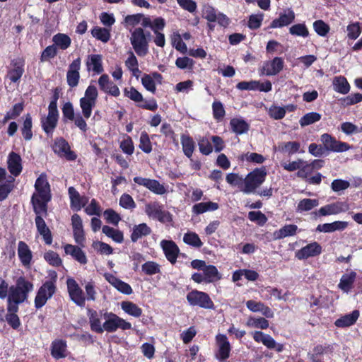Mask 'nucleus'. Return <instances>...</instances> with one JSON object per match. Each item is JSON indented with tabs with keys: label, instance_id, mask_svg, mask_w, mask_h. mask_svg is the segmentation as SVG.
<instances>
[{
	"label": "nucleus",
	"instance_id": "47",
	"mask_svg": "<svg viewBox=\"0 0 362 362\" xmlns=\"http://www.w3.org/2000/svg\"><path fill=\"white\" fill-rule=\"evenodd\" d=\"M24 107L23 102L16 103L13 105L12 108L6 112L1 122L4 124L10 119H16L19 117L23 111Z\"/></svg>",
	"mask_w": 362,
	"mask_h": 362
},
{
	"label": "nucleus",
	"instance_id": "48",
	"mask_svg": "<svg viewBox=\"0 0 362 362\" xmlns=\"http://www.w3.org/2000/svg\"><path fill=\"white\" fill-rule=\"evenodd\" d=\"M333 86L334 90L341 94H346L350 90V85L344 76L335 77L333 81Z\"/></svg>",
	"mask_w": 362,
	"mask_h": 362
},
{
	"label": "nucleus",
	"instance_id": "15",
	"mask_svg": "<svg viewBox=\"0 0 362 362\" xmlns=\"http://www.w3.org/2000/svg\"><path fill=\"white\" fill-rule=\"evenodd\" d=\"M145 212L149 216L157 219L161 223L170 222L172 221L170 214L163 209V206L155 202L146 204Z\"/></svg>",
	"mask_w": 362,
	"mask_h": 362
},
{
	"label": "nucleus",
	"instance_id": "17",
	"mask_svg": "<svg viewBox=\"0 0 362 362\" xmlns=\"http://www.w3.org/2000/svg\"><path fill=\"white\" fill-rule=\"evenodd\" d=\"M71 225L73 228V236L76 243L81 247H85V232L83 227L82 219L78 214H74L72 215Z\"/></svg>",
	"mask_w": 362,
	"mask_h": 362
},
{
	"label": "nucleus",
	"instance_id": "31",
	"mask_svg": "<svg viewBox=\"0 0 362 362\" xmlns=\"http://www.w3.org/2000/svg\"><path fill=\"white\" fill-rule=\"evenodd\" d=\"M87 71H93L96 74H102L104 71L103 66V58L100 54H90L86 62Z\"/></svg>",
	"mask_w": 362,
	"mask_h": 362
},
{
	"label": "nucleus",
	"instance_id": "41",
	"mask_svg": "<svg viewBox=\"0 0 362 362\" xmlns=\"http://www.w3.org/2000/svg\"><path fill=\"white\" fill-rule=\"evenodd\" d=\"M180 141L184 154L191 158L195 149V142L192 137L188 134H182Z\"/></svg>",
	"mask_w": 362,
	"mask_h": 362
},
{
	"label": "nucleus",
	"instance_id": "7",
	"mask_svg": "<svg viewBox=\"0 0 362 362\" xmlns=\"http://www.w3.org/2000/svg\"><path fill=\"white\" fill-rule=\"evenodd\" d=\"M124 95L125 97L136 103L137 107L140 108L154 112L158 107L157 101L154 98H152L148 100H144L142 94L133 86L125 88Z\"/></svg>",
	"mask_w": 362,
	"mask_h": 362
},
{
	"label": "nucleus",
	"instance_id": "11",
	"mask_svg": "<svg viewBox=\"0 0 362 362\" xmlns=\"http://www.w3.org/2000/svg\"><path fill=\"white\" fill-rule=\"evenodd\" d=\"M349 204L346 202H336L322 206L317 211L313 214L315 218L320 216H326L330 215H337L342 212H346L349 209Z\"/></svg>",
	"mask_w": 362,
	"mask_h": 362
},
{
	"label": "nucleus",
	"instance_id": "13",
	"mask_svg": "<svg viewBox=\"0 0 362 362\" xmlns=\"http://www.w3.org/2000/svg\"><path fill=\"white\" fill-rule=\"evenodd\" d=\"M25 62L23 57L12 59L10 66L8 67L6 77L8 78L11 83H19L25 73Z\"/></svg>",
	"mask_w": 362,
	"mask_h": 362
},
{
	"label": "nucleus",
	"instance_id": "20",
	"mask_svg": "<svg viewBox=\"0 0 362 362\" xmlns=\"http://www.w3.org/2000/svg\"><path fill=\"white\" fill-rule=\"evenodd\" d=\"M165 25L166 23L163 18L157 17L153 21L151 25L148 27L156 35L153 42L158 47H163L165 45V35L160 32L164 29Z\"/></svg>",
	"mask_w": 362,
	"mask_h": 362
},
{
	"label": "nucleus",
	"instance_id": "45",
	"mask_svg": "<svg viewBox=\"0 0 362 362\" xmlns=\"http://www.w3.org/2000/svg\"><path fill=\"white\" fill-rule=\"evenodd\" d=\"M40 122L42 130L47 136L52 137L57 126L58 119L57 118L46 117L42 118Z\"/></svg>",
	"mask_w": 362,
	"mask_h": 362
},
{
	"label": "nucleus",
	"instance_id": "55",
	"mask_svg": "<svg viewBox=\"0 0 362 362\" xmlns=\"http://www.w3.org/2000/svg\"><path fill=\"white\" fill-rule=\"evenodd\" d=\"M321 115L316 112H311L303 115L299 120L300 125L303 127L315 123L321 119Z\"/></svg>",
	"mask_w": 362,
	"mask_h": 362
},
{
	"label": "nucleus",
	"instance_id": "46",
	"mask_svg": "<svg viewBox=\"0 0 362 362\" xmlns=\"http://www.w3.org/2000/svg\"><path fill=\"white\" fill-rule=\"evenodd\" d=\"M121 308L124 313L134 317H139L142 315V309L132 301H122Z\"/></svg>",
	"mask_w": 362,
	"mask_h": 362
},
{
	"label": "nucleus",
	"instance_id": "49",
	"mask_svg": "<svg viewBox=\"0 0 362 362\" xmlns=\"http://www.w3.org/2000/svg\"><path fill=\"white\" fill-rule=\"evenodd\" d=\"M52 41L54 42L53 45H54L56 47H58L62 50H65L69 47L71 43L70 37L64 33L54 35L52 37Z\"/></svg>",
	"mask_w": 362,
	"mask_h": 362
},
{
	"label": "nucleus",
	"instance_id": "2",
	"mask_svg": "<svg viewBox=\"0 0 362 362\" xmlns=\"http://www.w3.org/2000/svg\"><path fill=\"white\" fill-rule=\"evenodd\" d=\"M49 279L46 280L39 288L35 298L34 303L36 309L43 307L47 301L52 297L57 291V274L55 271L49 272Z\"/></svg>",
	"mask_w": 362,
	"mask_h": 362
},
{
	"label": "nucleus",
	"instance_id": "54",
	"mask_svg": "<svg viewBox=\"0 0 362 362\" xmlns=\"http://www.w3.org/2000/svg\"><path fill=\"white\" fill-rule=\"evenodd\" d=\"M92 35L103 42H107L110 39V30L105 28L95 26L91 30Z\"/></svg>",
	"mask_w": 362,
	"mask_h": 362
},
{
	"label": "nucleus",
	"instance_id": "3",
	"mask_svg": "<svg viewBox=\"0 0 362 362\" xmlns=\"http://www.w3.org/2000/svg\"><path fill=\"white\" fill-rule=\"evenodd\" d=\"M267 175V172L264 166L257 168L250 172L243 180L241 192L246 194L256 193V189L265 181Z\"/></svg>",
	"mask_w": 362,
	"mask_h": 362
},
{
	"label": "nucleus",
	"instance_id": "43",
	"mask_svg": "<svg viewBox=\"0 0 362 362\" xmlns=\"http://www.w3.org/2000/svg\"><path fill=\"white\" fill-rule=\"evenodd\" d=\"M33 119L30 114L27 113L25 115V119L23 122V126L21 128V132L23 138L25 141H30L33 138Z\"/></svg>",
	"mask_w": 362,
	"mask_h": 362
},
{
	"label": "nucleus",
	"instance_id": "51",
	"mask_svg": "<svg viewBox=\"0 0 362 362\" xmlns=\"http://www.w3.org/2000/svg\"><path fill=\"white\" fill-rule=\"evenodd\" d=\"M300 144L298 141L282 142L279 144V150L282 153L293 155L299 152Z\"/></svg>",
	"mask_w": 362,
	"mask_h": 362
},
{
	"label": "nucleus",
	"instance_id": "6",
	"mask_svg": "<svg viewBox=\"0 0 362 362\" xmlns=\"http://www.w3.org/2000/svg\"><path fill=\"white\" fill-rule=\"evenodd\" d=\"M105 322L103 324L104 331L109 333L116 332L118 329L127 330L132 329V324L119 317L112 312L105 311L103 313Z\"/></svg>",
	"mask_w": 362,
	"mask_h": 362
},
{
	"label": "nucleus",
	"instance_id": "62",
	"mask_svg": "<svg viewBox=\"0 0 362 362\" xmlns=\"http://www.w3.org/2000/svg\"><path fill=\"white\" fill-rule=\"evenodd\" d=\"M45 260L50 265L58 267L62 264V260L57 252L49 250L44 254Z\"/></svg>",
	"mask_w": 362,
	"mask_h": 362
},
{
	"label": "nucleus",
	"instance_id": "1",
	"mask_svg": "<svg viewBox=\"0 0 362 362\" xmlns=\"http://www.w3.org/2000/svg\"><path fill=\"white\" fill-rule=\"evenodd\" d=\"M35 192L32 194L30 203L33 210L48 209V203L52 199L51 187L45 173H41L35 182Z\"/></svg>",
	"mask_w": 362,
	"mask_h": 362
},
{
	"label": "nucleus",
	"instance_id": "29",
	"mask_svg": "<svg viewBox=\"0 0 362 362\" xmlns=\"http://www.w3.org/2000/svg\"><path fill=\"white\" fill-rule=\"evenodd\" d=\"M140 23L143 28H146L151 25L153 21L149 16H145L143 13L127 15L124 18V23L127 26L135 27Z\"/></svg>",
	"mask_w": 362,
	"mask_h": 362
},
{
	"label": "nucleus",
	"instance_id": "59",
	"mask_svg": "<svg viewBox=\"0 0 362 362\" xmlns=\"http://www.w3.org/2000/svg\"><path fill=\"white\" fill-rule=\"evenodd\" d=\"M27 299L26 296L21 293L16 286H11L9 288V294L7 301H13L14 303H23Z\"/></svg>",
	"mask_w": 362,
	"mask_h": 362
},
{
	"label": "nucleus",
	"instance_id": "38",
	"mask_svg": "<svg viewBox=\"0 0 362 362\" xmlns=\"http://www.w3.org/2000/svg\"><path fill=\"white\" fill-rule=\"evenodd\" d=\"M298 226L295 224H286L273 233L274 240H281L296 234Z\"/></svg>",
	"mask_w": 362,
	"mask_h": 362
},
{
	"label": "nucleus",
	"instance_id": "28",
	"mask_svg": "<svg viewBox=\"0 0 362 362\" xmlns=\"http://www.w3.org/2000/svg\"><path fill=\"white\" fill-rule=\"evenodd\" d=\"M333 347L330 344H317L315 346L311 352L308 353V357L311 362H324L323 356L332 353Z\"/></svg>",
	"mask_w": 362,
	"mask_h": 362
},
{
	"label": "nucleus",
	"instance_id": "10",
	"mask_svg": "<svg viewBox=\"0 0 362 362\" xmlns=\"http://www.w3.org/2000/svg\"><path fill=\"white\" fill-rule=\"evenodd\" d=\"M33 211L36 215L35 222L37 232L42 236L47 245H51L52 243V235L44 220V217L46 218L48 215V209H37L33 210Z\"/></svg>",
	"mask_w": 362,
	"mask_h": 362
},
{
	"label": "nucleus",
	"instance_id": "27",
	"mask_svg": "<svg viewBox=\"0 0 362 362\" xmlns=\"http://www.w3.org/2000/svg\"><path fill=\"white\" fill-rule=\"evenodd\" d=\"M7 167L11 176H18L23 170L22 158L21 156L14 151L9 153L7 159Z\"/></svg>",
	"mask_w": 362,
	"mask_h": 362
},
{
	"label": "nucleus",
	"instance_id": "23",
	"mask_svg": "<svg viewBox=\"0 0 362 362\" xmlns=\"http://www.w3.org/2000/svg\"><path fill=\"white\" fill-rule=\"evenodd\" d=\"M284 62L281 57H276L272 60L264 63L260 74L266 76L277 75L284 69Z\"/></svg>",
	"mask_w": 362,
	"mask_h": 362
},
{
	"label": "nucleus",
	"instance_id": "42",
	"mask_svg": "<svg viewBox=\"0 0 362 362\" xmlns=\"http://www.w3.org/2000/svg\"><path fill=\"white\" fill-rule=\"evenodd\" d=\"M68 194L70 199L71 208L76 211H78L83 207V204H81L82 196L80 195L79 192L74 187H69L68 189Z\"/></svg>",
	"mask_w": 362,
	"mask_h": 362
},
{
	"label": "nucleus",
	"instance_id": "37",
	"mask_svg": "<svg viewBox=\"0 0 362 362\" xmlns=\"http://www.w3.org/2000/svg\"><path fill=\"white\" fill-rule=\"evenodd\" d=\"M230 127L231 131L238 135L247 133L250 129V124L245 119L237 117L230 120Z\"/></svg>",
	"mask_w": 362,
	"mask_h": 362
},
{
	"label": "nucleus",
	"instance_id": "52",
	"mask_svg": "<svg viewBox=\"0 0 362 362\" xmlns=\"http://www.w3.org/2000/svg\"><path fill=\"white\" fill-rule=\"evenodd\" d=\"M102 231L107 237L112 238L117 243H122L124 240V234L118 229H115L109 226H104L102 228Z\"/></svg>",
	"mask_w": 362,
	"mask_h": 362
},
{
	"label": "nucleus",
	"instance_id": "63",
	"mask_svg": "<svg viewBox=\"0 0 362 362\" xmlns=\"http://www.w3.org/2000/svg\"><path fill=\"white\" fill-rule=\"evenodd\" d=\"M289 33L292 35L306 37L309 35V31L305 23H297L289 28Z\"/></svg>",
	"mask_w": 362,
	"mask_h": 362
},
{
	"label": "nucleus",
	"instance_id": "16",
	"mask_svg": "<svg viewBox=\"0 0 362 362\" xmlns=\"http://www.w3.org/2000/svg\"><path fill=\"white\" fill-rule=\"evenodd\" d=\"M66 285L71 300L80 307L84 306L86 297L83 295V290L76 281L72 278H69L66 280Z\"/></svg>",
	"mask_w": 362,
	"mask_h": 362
},
{
	"label": "nucleus",
	"instance_id": "58",
	"mask_svg": "<svg viewBox=\"0 0 362 362\" xmlns=\"http://www.w3.org/2000/svg\"><path fill=\"white\" fill-rule=\"evenodd\" d=\"M139 147L146 153H150L152 151V144L149 135L145 131L141 133Z\"/></svg>",
	"mask_w": 362,
	"mask_h": 362
},
{
	"label": "nucleus",
	"instance_id": "44",
	"mask_svg": "<svg viewBox=\"0 0 362 362\" xmlns=\"http://www.w3.org/2000/svg\"><path fill=\"white\" fill-rule=\"evenodd\" d=\"M15 178L8 175L6 182L0 184V202L5 200L15 187Z\"/></svg>",
	"mask_w": 362,
	"mask_h": 362
},
{
	"label": "nucleus",
	"instance_id": "34",
	"mask_svg": "<svg viewBox=\"0 0 362 362\" xmlns=\"http://www.w3.org/2000/svg\"><path fill=\"white\" fill-rule=\"evenodd\" d=\"M295 19L294 12L290 10L288 13H280L279 17L272 21L267 29L282 28L290 25Z\"/></svg>",
	"mask_w": 362,
	"mask_h": 362
},
{
	"label": "nucleus",
	"instance_id": "19",
	"mask_svg": "<svg viewBox=\"0 0 362 362\" xmlns=\"http://www.w3.org/2000/svg\"><path fill=\"white\" fill-rule=\"evenodd\" d=\"M81 64V59L78 57L69 65L66 72V82L70 88L77 86L79 83Z\"/></svg>",
	"mask_w": 362,
	"mask_h": 362
},
{
	"label": "nucleus",
	"instance_id": "18",
	"mask_svg": "<svg viewBox=\"0 0 362 362\" xmlns=\"http://www.w3.org/2000/svg\"><path fill=\"white\" fill-rule=\"evenodd\" d=\"M236 88L240 90H259L261 92H269L272 88V84L269 81L261 83L259 81H243L236 85Z\"/></svg>",
	"mask_w": 362,
	"mask_h": 362
},
{
	"label": "nucleus",
	"instance_id": "36",
	"mask_svg": "<svg viewBox=\"0 0 362 362\" xmlns=\"http://www.w3.org/2000/svg\"><path fill=\"white\" fill-rule=\"evenodd\" d=\"M151 232V228L145 223L135 225L130 235L131 240L136 243L140 238L149 235Z\"/></svg>",
	"mask_w": 362,
	"mask_h": 362
},
{
	"label": "nucleus",
	"instance_id": "57",
	"mask_svg": "<svg viewBox=\"0 0 362 362\" xmlns=\"http://www.w3.org/2000/svg\"><path fill=\"white\" fill-rule=\"evenodd\" d=\"M347 37L349 40H356L361 33L362 28L359 22L351 23L347 25Z\"/></svg>",
	"mask_w": 362,
	"mask_h": 362
},
{
	"label": "nucleus",
	"instance_id": "33",
	"mask_svg": "<svg viewBox=\"0 0 362 362\" xmlns=\"http://www.w3.org/2000/svg\"><path fill=\"white\" fill-rule=\"evenodd\" d=\"M67 345L66 342L62 339H57L52 342L51 355L57 359L64 358L67 356Z\"/></svg>",
	"mask_w": 362,
	"mask_h": 362
},
{
	"label": "nucleus",
	"instance_id": "12",
	"mask_svg": "<svg viewBox=\"0 0 362 362\" xmlns=\"http://www.w3.org/2000/svg\"><path fill=\"white\" fill-rule=\"evenodd\" d=\"M54 153L60 157H64L69 161H74L77 158L76 153L71 150L68 141L63 137H57L52 145Z\"/></svg>",
	"mask_w": 362,
	"mask_h": 362
},
{
	"label": "nucleus",
	"instance_id": "4",
	"mask_svg": "<svg viewBox=\"0 0 362 362\" xmlns=\"http://www.w3.org/2000/svg\"><path fill=\"white\" fill-rule=\"evenodd\" d=\"M150 36V32L146 33L144 28L141 27L131 32L130 42L138 56L144 57L148 54Z\"/></svg>",
	"mask_w": 362,
	"mask_h": 362
},
{
	"label": "nucleus",
	"instance_id": "14",
	"mask_svg": "<svg viewBox=\"0 0 362 362\" xmlns=\"http://www.w3.org/2000/svg\"><path fill=\"white\" fill-rule=\"evenodd\" d=\"M321 141L325 149L332 152H345L351 148V146L346 142L338 141L332 135L325 133L321 136Z\"/></svg>",
	"mask_w": 362,
	"mask_h": 362
},
{
	"label": "nucleus",
	"instance_id": "22",
	"mask_svg": "<svg viewBox=\"0 0 362 362\" xmlns=\"http://www.w3.org/2000/svg\"><path fill=\"white\" fill-rule=\"evenodd\" d=\"M322 246L317 242H313L297 250L295 256L300 260L306 259L309 257L318 256L322 253Z\"/></svg>",
	"mask_w": 362,
	"mask_h": 362
},
{
	"label": "nucleus",
	"instance_id": "24",
	"mask_svg": "<svg viewBox=\"0 0 362 362\" xmlns=\"http://www.w3.org/2000/svg\"><path fill=\"white\" fill-rule=\"evenodd\" d=\"M160 245L165 254L166 259L174 264L180 252V249L176 243L173 240H163L160 242Z\"/></svg>",
	"mask_w": 362,
	"mask_h": 362
},
{
	"label": "nucleus",
	"instance_id": "5",
	"mask_svg": "<svg viewBox=\"0 0 362 362\" xmlns=\"http://www.w3.org/2000/svg\"><path fill=\"white\" fill-rule=\"evenodd\" d=\"M98 96V91L95 86L89 85L85 90L84 96L79 100L82 115L86 119L90 118L95 107Z\"/></svg>",
	"mask_w": 362,
	"mask_h": 362
},
{
	"label": "nucleus",
	"instance_id": "40",
	"mask_svg": "<svg viewBox=\"0 0 362 362\" xmlns=\"http://www.w3.org/2000/svg\"><path fill=\"white\" fill-rule=\"evenodd\" d=\"M202 271L205 284L214 283L221 279V275L214 265H206Z\"/></svg>",
	"mask_w": 362,
	"mask_h": 362
},
{
	"label": "nucleus",
	"instance_id": "35",
	"mask_svg": "<svg viewBox=\"0 0 362 362\" xmlns=\"http://www.w3.org/2000/svg\"><path fill=\"white\" fill-rule=\"evenodd\" d=\"M360 313L358 310H353L351 313L344 315L334 322L337 327L344 328L354 325L358 320Z\"/></svg>",
	"mask_w": 362,
	"mask_h": 362
},
{
	"label": "nucleus",
	"instance_id": "50",
	"mask_svg": "<svg viewBox=\"0 0 362 362\" xmlns=\"http://www.w3.org/2000/svg\"><path fill=\"white\" fill-rule=\"evenodd\" d=\"M356 277V273L355 272H351L349 274H344L340 279L339 287L345 292L349 291Z\"/></svg>",
	"mask_w": 362,
	"mask_h": 362
},
{
	"label": "nucleus",
	"instance_id": "21",
	"mask_svg": "<svg viewBox=\"0 0 362 362\" xmlns=\"http://www.w3.org/2000/svg\"><path fill=\"white\" fill-rule=\"evenodd\" d=\"M134 182L139 185L144 186L154 194L162 195L166 192L165 187L158 180L142 177H134Z\"/></svg>",
	"mask_w": 362,
	"mask_h": 362
},
{
	"label": "nucleus",
	"instance_id": "30",
	"mask_svg": "<svg viewBox=\"0 0 362 362\" xmlns=\"http://www.w3.org/2000/svg\"><path fill=\"white\" fill-rule=\"evenodd\" d=\"M80 245H74L71 244H66L64 245V252L66 255H71L76 261L81 264H86L88 262V259L85 252L81 248Z\"/></svg>",
	"mask_w": 362,
	"mask_h": 362
},
{
	"label": "nucleus",
	"instance_id": "9",
	"mask_svg": "<svg viewBox=\"0 0 362 362\" xmlns=\"http://www.w3.org/2000/svg\"><path fill=\"white\" fill-rule=\"evenodd\" d=\"M215 346L214 358L218 362H226L229 358L232 351L228 337L224 334H217L215 336Z\"/></svg>",
	"mask_w": 362,
	"mask_h": 362
},
{
	"label": "nucleus",
	"instance_id": "53",
	"mask_svg": "<svg viewBox=\"0 0 362 362\" xmlns=\"http://www.w3.org/2000/svg\"><path fill=\"white\" fill-rule=\"evenodd\" d=\"M319 201L316 199H309V198H305L301 200L298 204L296 211L297 212H304V211H308L315 208V206H318Z\"/></svg>",
	"mask_w": 362,
	"mask_h": 362
},
{
	"label": "nucleus",
	"instance_id": "61",
	"mask_svg": "<svg viewBox=\"0 0 362 362\" xmlns=\"http://www.w3.org/2000/svg\"><path fill=\"white\" fill-rule=\"evenodd\" d=\"M213 117L217 122L223 120L226 115V111L221 101H214L212 103Z\"/></svg>",
	"mask_w": 362,
	"mask_h": 362
},
{
	"label": "nucleus",
	"instance_id": "26",
	"mask_svg": "<svg viewBox=\"0 0 362 362\" xmlns=\"http://www.w3.org/2000/svg\"><path fill=\"white\" fill-rule=\"evenodd\" d=\"M100 90L114 97H118L120 91L118 86L110 80L107 74H103L98 79Z\"/></svg>",
	"mask_w": 362,
	"mask_h": 362
},
{
	"label": "nucleus",
	"instance_id": "56",
	"mask_svg": "<svg viewBox=\"0 0 362 362\" xmlns=\"http://www.w3.org/2000/svg\"><path fill=\"white\" fill-rule=\"evenodd\" d=\"M183 241L187 245L197 248H199L203 245V243L199 235L194 232L186 233L184 235Z\"/></svg>",
	"mask_w": 362,
	"mask_h": 362
},
{
	"label": "nucleus",
	"instance_id": "8",
	"mask_svg": "<svg viewBox=\"0 0 362 362\" xmlns=\"http://www.w3.org/2000/svg\"><path fill=\"white\" fill-rule=\"evenodd\" d=\"M188 303L191 306H197L206 310H214L215 305L209 295L204 291L197 289L189 291L186 296Z\"/></svg>",
	"mask_w": 362,
	"mask_h": 362
},
{
	"label": "nucleus",
	"instance_id": "32",
	"mask_svg": "<svg viewBox=\"0 0 362 362\" xmlns=\"http://www.w3.org/2000/svg\"><path fill=\"white\" fill-rule=\"evenodd\" d=\"M18 255L21 264L24 267L30 266L33 259V253L28 244L24 241L18 242Z\"/></svg>",
	"mask_w": 362,
	"mask_h": 362
},
{
	"label": "nucleus",
	"instance_id": "25",
	"mask_svg": "<svg viewBox=\"0 0 362 362\" xmlns=\"http://www.w3.org/2000/svg\"><path fill=\"white\" fill-rule=\"evenodd\" d=\"M103 310L97 312L92 308H88L87 315L89 320L90 329L98 334H102L104 332L103 325L101 324V317H103Z\"/></svg>",
	"mask_w": 362,
	"mask_h": 362
},
{
	"label": "nucleus",
	"instance_id": "39",
	"mask_svg": "<svg viewBox=\"0 0 362 362\" xmlns=\"http://www.w3.org/2000/svg\"><path fill=\"white\" fill-rule=\"evenodd\" d=\"M219 208L216 202H207L195 204L192 208V212L194 214L199 215L207 211H214Z\"/></svg>",
	"mask_w": 362,
	"mask_h": 362
},
{
	"label": "nucleus",
	"instance_id": "60",
	"mask_svg": "<svg viewBox=\"0 0 362 362\" xmlns=\"http://www.w3.org/2000/svg\"><path fill=\"white\" fill-rule=\"evenodd\" d=\"M142 272L146 275H154L160 273V265L153 261H148L142 264Z\"/></svg>",
	"mask_w": 362,
	"mask_h": 362
},
{
	"label": "nucleus",
	"instance_id": "64",
	"mask_svg": "<svg viewBox=\"0 0 362 362\" xmlns=\"http://www.w3.org/2000/svg\"><path fill=\"white\" fill-rule=\"evenodd\" d=\"M247 326L265 329L269 327V323L264 317H250L247 322Z\"/></svg>",
	"mask_w": 362,
	"mask_h": 362
}]
</instances>
